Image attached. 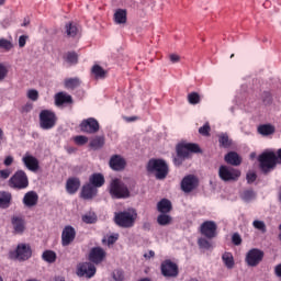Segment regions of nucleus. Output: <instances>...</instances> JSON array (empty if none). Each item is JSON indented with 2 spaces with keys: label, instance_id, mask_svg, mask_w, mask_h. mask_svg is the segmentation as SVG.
Listing matches in <instances>:
<instances>
[{
  "label": "nucleus",
  "instance_id": "obj_1",
  "mask_svg": "<svg viewBox=\"0 0 281 281\" xmlns=\"http://www.w3.org/2000/svg\"><path fill=\"white\" fill-rule=\"evenodd\" d=\"M258 161L261 172H263V175H268V172L276 170V166H278V164L281 165V149L277 151V156L273 150L263 151L259 155Z\"/></svg>",
  "mask_w": 281,
  "mask_h": 281
},
{
  "label": "nucleus",
  "instance_id": "obj_2",
  "mask_svg": "<svg viewBox=\"0 0 281 281\" xmlns=\"http://www.w3.org/2000/svg\"><path fill=\"white\" fill-rule=\"evenodd\" d=\"M177 157L173 158L176 166H181L184 159H188L192 153H201V147L194 143L179 144L176 148Z\"/></svg>",
  "mask_w": 281,
  "mask_h": 281
},
{
  "label": "nucleus",
  "instance_id": "obj_3",
  "mask_svg": "<svg viewBox=\"0 0 281 281\" xmlns=\"http://www.w3.org/2000/svg\"><path fill=\"white\" fill-rule=\"evenodd\" d=\"M147 172L154 175L159 181L168 177V164L164 159H150L147 164Z\"/></svg>",
  "mask_w": 281,
  "mask_h": 281
},
{
  "label": "nucleus",
  "instance_id": "obj_4",
  "mask_svg": "<svg viewBox=\"0 0 281 281\" xmlns=\"http://www.w3.org/2000/svg\"><path fill=\"white\" fill-rule=\"evenodd\" d=\"M137 218V212L135 210L130 209L127 211L115 213L114 223L119 225V227H123L128 229L135 225V221Z\"/></svg>",
  "mask_w": 281,
  "mask_h": 281
},
{
  "label": "nucleus",
  "instance_id": "obj_5",
  "mask_svg": "<svg viewBox=\"0 0 281 281\" xmlns=\"http://www.w3.org/2000/svg\"><path fill=\"white\" fill-rule=\"evenodd\" d=\"M109 190L112 199H128V196H131L128 187L120 179H113Z\"/></svg>",
  "mask_w": 281,
  "mask_h": 281
},
{
  "label": "nucleus",
  "instance_id": "obj_6",
  "mask_svg": "<svg viewBox=\"0 0 281 281\" xmlns=\"http://www.w3.org/2000/svg\"><path fill=\"white\" fill-rule=\"evenodd\" d=\"M10 260H19L25 262L32 258V248L27 244H19L14 250L9 251Z\"/></svg>",
  "mask_w": 281,
  "mask_h": 281
},
{
  "label": "nucleus",
  "instance_id": "obj_7",
  "mask_svg": "<svg viewBox=\"0 0 281 281\" xmlns=\"http://www.w3.org/2000/svg\"><path fill=\"white\" fill-rule=\"evenodd\" d=\"M241 172L231 166L222 165L218 168V177L221 181H224L225 183H232L233 181H238L240 179Z\"/></svg>",
  "mask_w": 281,
  "mask_h": 281
},
{
  "label": "nucleus",
  "instance_id": "obj_8",
  "mask_svg": "<svg viewBox=\"0 0 281 281\" xmlns=\"http://www.w3.org/2000/svg\"><path fill=\"white\" fill-rule=\"evenodd\" d=\"M56 122H58V117L56 113L52 110H42L40 112V127L43 131H52L54 126H56Z\"/></svg>",
  "mask_w": 281,
  "mask_h": 281
},
{
  "label": "nucleus",
  "instance_id": "obj_9",
  "mask_svg": "<svg viewBox=\"0 0 281 281\" xmlns=\"http://www.w3.org/2000/svg\"><path fill=\"white\" fill-rule=\"evenodd\" d=\"M10 188L14 190H25L30 186L27 173L23 170H18L9 180Z\"/></svg>",
  "mask_w": 281,
  "mask_h": 281
},
{
  "label": "nucleus",
  "instance_id": "obj_10",
  "mask_svg": "<svg viewBox=\"0 0 281 281\" xmlns=\"http://www.w3.org/2000/svg\"><path fill=\"white\" fill-rule=\"evenodd\" d=\"M160 271L164 278H177L179 276V266L175 261L166 259L160 265Z\"/></svg>",
  "mask_w": 281,
  "mask_h": 281
},
{
  "label": "nucleus",
  "instance_id": "obj_11",
  "mask_svg": "<svg viewBox=\"0 0 281 281\" xmlns=\"http://www.w3.org/2000/svg\"><path fill=\"white\" fill-rule=\"evenodd\" d=\"M79 128L81 133H87L88 135H95L100 131V123L94 117H88L81 121Z\"/></svg>",
  "mask_w": 281,
  "mask_h": 281
},
{
  "label": "nucleus",
  "instance_id": "obj_12",
  "mask_svg": "<svg viewBox=\"0 0 281 281\" xmlns=\"http://www.w3.org/2000/svg\"><path fill=\"white\" fill-rule=\"evenodd\" d=\"M262 258H265V251L252 248L246 254L245 262L248 267H258Z\"/></svg>",
  "mask_w": 281,
  "mask_h": 281
},
{
  "label": "nucleus",
  "instance_id": "obj_13",
  "mask_svg": "<svg viewBox=\"0 0 281 281\" xmlns=\"http://www.w3.org/2000/svg\"><path fill=\"white\" fill-rule=\"evenodd\" d=\"M95 266L91 262H82L77 266L76 274L78 278H88L91 279L95 276Z\"/></svg>",
  "mask_w": 281,
  "mask_h": 281
},
{
  "label": "nucleus",
  "instance_id": "obj_14",
  "mask_svg": "<svg viewBox=\"0 0 281 281\" xmlns=\"http://www.w3.org/2000/svg\"><path fill=\"white\" fill-rule=\"evenodd\" d=\"M199 187V179L196 176H186L181 181V190L182 192H186L187 194L192 192V190H196Z\"/></svg>",
  "mask_w": 281,
  "mask_h": 281
},
{
  "label": "nucleus",
  "instance_id": "obj_15",
  "mask_svg": "<svg viewBox=\"0 0 281 281\" xmlns=\"http://www.w3.org/2000/svg\"><path fill=\"white\" fill-rule=\"evenodd\" d=\"M76 240V228L71 225L64 227L61 232V245L63 247H69V244Z\"/></svg>",
  "mask_w": 281,
  "mask_h": 281
},
{
  "label": "nucleus",
  "instance_id": "obj_16",
  "mask_svg": "<svg viewBox=\"0 0 281 281\" xmlns=\"http://www.w3.org/2000/svg\"><path fill=\"white\" fill-rule=\"evenodd\" d=\"M22 162L24 164L25 168L31 172H36L40 167V162L36 157L32 156L30 153H26L22 157Z\"/></svg>",
  "mask_w": 281,
  "mask_h": 281
},
{
  "label": "nucleus",
  "instance_id": "obj_17",
  "mask_svg": "<svg viewBox=\"0 0 281 281\" xmlns=\"http://www.w3.org/2000/svg\"><path fill=\"white\" fill-rule=\"evenodd\" d=\"M11 225L13 227V234H23L25 232V220L22 216L13 215L11 217Z\"/></svg>",
  "mask_w": 281,
  "mask_h": 281
},
{
  "label": "nucleus",
  "instance_id": "obj_18",
  "mask_svg": "<svg viewBox=\"0 0 281 281\" xmlns=\"http://www.w3.org/2000/svg\"><path fill=\"white\" fill-rule=\"evenodd\" d=\"M201 234L206 238H215L216 237V223L209 221L204 222L201 225Z\"/></svg>",
  "mask_w": 281,
  "mask_h": 281
},
{
  "label": "nucleus",
  "instance_id": "obj_19",
  "mask_svg": "<svg viewBox=\"0 0 281 281\" xmlns=\"http://www.w3.org/2000/svg\"><path fill=\"white\" fill-rule=\"evenodd\" d=\"M105 256L106 251H104V249H102L101 247H94L90 251L89 260L94 265H100V262L104 260Z\"/></svg>",
  "mask_w": 281,
  "mask_h": 281
},
{
  "label": "nucleus",
  "instance_id": "obj_20",
  "mask_svg": "<svg viewBox=\"0 0 281 281\" xmlns=\"http://www.w3.org/2000/svg\"><path fill=\"white\" fill-rule=\"evenodd\" d=\"M110 168L116 171L124 170L126 168V160L120 155H114L110 158Z\"/></svg>",
  "mask_w": 281,
  "mask_h": 281
},
{
  "label": "nucleus",
  "instance_id": "obj_21",
  "mask_svg": "<svg viewBox=\"0 0 281 281\" xmlns=\"http://www.w3.org/2000/svg\"><path fill=\"white\" fill-rule=\"evenodd\" d=\"M22 203L25 207H34L38 203V193L36 191H29L24 194Z\"/></svg>",
  "mask_w": 281,
  "mask_h": 281
},
{
  "label": "nucleus",
  "instance_id": "obj_22",
  "mask_svg": "<svg viewBox=\"0 0 281 281\" xmlns=\"http://www.w3.org/2000/svg\"><path fill=\"white\" fill-rule=\"evenodd\" d=\"M224 160L226 164H229V166H240V164H243V159L236 151H229L226 154Z\"/></svg>",
  "mask_w": 281,
  "mask_h": 281
},
{
  "label": "nucleus",
  "instance_id": "obj_23",
  "mask_svg": "<svg viewBox=\"0 0 281 281\" xmlns=\"http://www.w3.org/2000/svg\"><path fill=\"white\" fill-rule=\"evenodd\" d=\"M74 100L71 99V95L66 92H58L55 95V104L56 106H63V104H71Z\"/></svg>",
  "mask_w": 281,
  "mask_h": 281
},
{
  "label": "nucleus",
  "instance_id": "obj_24",
  "mask_svg": "<svg viewBox=\"0 0 281 281\" xmlns=\"http://www.w3.org/2000/svg\"><path fill=\"white\" fill-rule=\"evenodd\" d=\"M80 188V179L70 178L66 182V190L68 194H76Z\"/></svg>",
  "mask_w": 281,
  "mask_h": 281
},
{
  "label": "nucleus",
  "instance_id": "obj_25",
  "mask_svg": "<svg viewBox=\"0 0 281 281\" xmlns=\"http://www.w3.org/2000/svg\"><path fill=\"white\" fill-rule=\"evenodd\" d=\"M98 194V189L92 184L88 183L82 187L81 196L82 199H93Z\"/></svg>",
  "mask_w": 281,
  "mask_h": 281
},
{
  "label": "nucleus",
  "instance_id": "obj_26",
  "mask_svg": "<svg viewBox=\"0 0 281 281\" xmlns=\"http://www.w3.org/2000/svg\"><path fill=\"white\" fill-rule=\"evenodd\" d=\"M157 210L160 214H168L172 211V202L168 199H162L157 203Z\"/></svg>",
  "mask_w": 281,
  "mask_h": 281
},
{
  "label": "nucleus",
  "instance_id": "obj_27",
  "mask_svg": "<svg viewBox=\"0 0 281 281\" xmlns=\"http://www.w3.org/2000/svg\"><path fill=\"white\" fill-rule=\"evenodd\" d=\"M12 202V193L8 191H0V207L2 210H8L10 203Z\"/></svg>",
  "mask_w": 281,
  "mask_h": 281
},
{
  "label": "nucleus",
  "instance_id": "obj_28",
  "mask_svg": "<svg viewBox=\"0 0 281 281\" xmlns=\"http://www.w3.org/2000/svg\"><path fill=\"white\" fill-rule=\"evenodd\" d=\"M126 9H117L115 12H114V23H116V25H124V23H126Z\"/></svg>",
  "mask_w": 281,
  "mask_h": 281
},
{
  "label": "nucleus",
  "instance_id": "obj_29",
  "mask_svg": "<svg viewBox=\"0 0 281 281\" xmlns=\"http://www.w3.org/2000/svg\"><path fill=\"white\" fill-rule=\"evenodd\" d=\"M89 181L93 188H102L104 186V176L102 173H93L90 176Z\"/></svg>",
  "mask_w": 281,
  "mask_h": 281
},
{
  "label": "nucleus",
  "instance_id": "obj_30",
  "mask_svg": "<svg viewBox=\"0 0 281 281\" xmlns=\"http://www.w3.org/2000/svg\"><path fill=\"white\" fill-rule=\"evenodd\" d=\"M91 74L95 80H104V78H106V70L100 65L92 66Z\"/></svg>",
  "mask_w": 281,
  "mask_h": 281
},
{
  "label": "nucleus",
  "instance_id": "obj_31",
  "mask_svg": "<svg viewBox=\"0 0 281 281\" xmlns=\"http://www.w3.org/2000/svg\"><path fill=\"white\" fill-rule=\"evenodd\" d=\"M105 139L104 136H94L91 140H90V148H92V150H100V148H102L104 146Z\"/></svg>",
  "mask_w": 281,
  "mask_h": 281
},
{
  "label": "nucleus",
  "instance_id": "obj_32",
  "mask_svg": "<svg viewBox=\"0 0 281 281\" xmlns=\"http://www.w3.org/2000/svg\"><path fill=\"white\" fill-rule=\"evenodd\" d=\"M240 199L245 202V203H251V201H256V191L248 189V190H244L240 193Z\"/></svg>",
  "mask_w": 281,
  "mask_h": 281
},
{
  "label": "nucleus",
  "instance_id": "obj_33",
  "mask_svg": "<svg viewBox=\"0 0 281 281\" xmlns=\"http://www.w3.org/2000/svg\"><path fill=\"white\" fill-rule=\"evenodd\" d=\"M65 29L67 36H69L70 38H76V36H78V32H80L78 26L71 22L67 23Z\"/></svg>",
  "mask_w": 281,
  "mask_h": 281
},
{
  "label": "nucleus",
  "instance_id": "obj_34",
  "mask_svg": "<svg viewBox=\"0 0 281 281\" xmlns=\"http://www.w3.org/2000/svg\"><path fill=\"white\" fill-rule=\"evenodd\" d=\"M257 131L259 135L267 137L276 133V127H273V125H260Z\"/></svg>",
  "mask_w": 281,
  "mask_h": 281
},
{
  "label": "nucleus",
  "instance_id": "obj_35",
  "mask_svg": "<svg viewBox=\"0 0 281 281\" xmlns=\"http://www.w3.org/2000/svg\"><path fill=\"white\" fill-rule=\"evenodd\" d=\"M218 144L222 148H229V146H232V139H229V135H227V133L218 134Z\"/></svg>",
  "mask_w": 281,
  "mask_h": 281
},
{
  "label": "nucleus",
  "instance_id": "obj_36",
  "mask_svg": "<svg viewBox=\"0 0 281 281\" xmlns=\"http://www.w3.org/2000/svg\"><path fill=\"white\" fill-rule=\"evenodd\" d=\"M222 260L228 269H234V255L232 252H224L222 255Z\"/></svg>",
  "mask_w": 281,
  "mask_h": 281
},
{
  "label": "nucleus",
  "instance_id": "obj_37",
  "mask_svg": "<svg viewBox=\"0 0 281 281\" xmlns=\"http://www.w3.org/2000/svg\"><path fill=\"white\" fill-rule=\"evenodd\" d=\"M80 87V79L79 78H68L65 80V88L70 89L74 91V89H78Z\"/></svg>",
  "mask_w": 281,
  "mask_h": 281
},
{
  "label": "nucleus",
  "instance_id": "obj_38",
  "mask_svg": "<svg viewBox=\"0 0 281 281\" xmlns=\"http://www.w3.org/2000/svg\"><path fill=\"white\" fill-rule=\"evenodd\" d=\"M157 223H158V225H161L162 227H166V225H170V223H172V216H170L166 213H161L157 217Z\"/></svg>",
  "mask_w": 281,
  "mask_h": 281
},
{
  "label": "nucleus",
  "instance_id": "obj_39",
  "mask_svg": "<svg viewBox=\"0 0 281 281\" xmlns=\"http://www.w3.org/2000/svg\"><path fill=\"white\" fill-rule=\"evenodd\" d=\"M117 238H120V234L115 233L109 236H104L102 243L103 245L111 247V245H115V243H117Z\"/></svg>",
  "mask_w": 281,
  "mask_h": 281
},
{
  "label": "nucleus",
  "instance_id": "obj_40",
  "mask_svg": "<svg viewBox=\"0 0 281 281\" xmlns=\"http://www.w3.org/2000/svg\"><path fill=\"white\" fill-rule=\"evenodd\" d=\"M14 48V44H12V41L7 40L5 37L0 38V49H3L4 52H10Z\"/></svg>",
  "mask_w": 281,
  "mask_h": 281
},
{
  "label": "nucleus",
  "instance_id": "obj_41",
  "mask_svg": "<svg viewBox=\"0 0 281 281\" xmlns=\"http://www.w3.org/2000/svg\"><path fill=\"white\" fill-rule=\"evenodd\" d=\"M42 258L43 260H45V262L52 265V262H56V252H54L53 250H46L43 252Z\"/></svg>",
  "mask_w": 281,
  "mask_h": 281
},
{
  "label": "nucleus",
  "instance_id": "obj_42",
  "mask_svg": "<svg viewBox=\"0 0 281 281\" xmlns=\"http://www.w3.org/2000/svg\"><path fill=\"white\" fill-rule=\"evenodd\" d=\"M261 102L265 104V106H271L273 103V97L271 95V92L265 91L261 93Z\"/></svg>",
  "mask_w": 281,
  "mask_h": 281
},
{
  "label": "nucleus",
  "instance_id": "obj_43",
  "mask_svg": "<svg viewBox=\"0 0 281 281\" xmlns=\"http://www.w3.org/2000/svg\"><path fill=\"white\" fill-rule=\"evenodd\" d=\"M252 227L258 229V232H261V234H267V224L260 220H255L252 222Z\"/></svg>",
  "mask_w": 281,
  "mask_h": 281
},
{
  "label": "nucleus",
  "instance_id": "obj_44",
  "mask_svg": "<svg viewBox=\"0 0 281 281\" xmlns=\"http://www.w3.org/2000/svg\"><path fill=\"white\" fill-rule=\"evenodd\" d=\"M188 102L189 104H200L201 103V95H199V92H191L188 94Z\"/></svg>",
  "mask_w": 281,
  "mask_h": 281
},
{
  "label": "nucleus",
  "instance_id": "obj_45",
  "mask_svg": "<svg viewBox=\"0 0 281 281\" xmlns=\"http://www.w3.org/2000/svg\"><path fill=\"white\" fill-rule=\"evenodd\" d=\"M75 144H77V146H85V144H87V142H89V137L85 136V135H78L74 138Z\"/></svg>",
  "mask_w": 281,
  "mask_h": 281
},
{
  "label": "nucleus",
  "instance_id": "obj_46",
  "mask_svg": "<svg viewBox=\"0 0 281 281\" xmlns=\"http://www.w3.org/2000/svg\"><path fill=\"white\" fill-rule=\"evenodd\" d=\"M26 98L32 100V102H36L38 100V91L36 89H31L26 93Z\"/></svg>",
  "mask_w": 281,
  "mask_h": 281
},
{
  "label": "nucleus",
  "instance_id": "obj_47",
  "mask_svg": "<svg viewBox=\"0 0 281 281\" xmlns=\"http://www.w3.org/2000/svg\"><path fill=\"white\" fill-rule=\"evenodd\" d=\"M198 245L201 249H211L212 248V244L205 238H200L198 240Z\"/></svg>",
  "mask_w": 281,
  "mask_h": 281
},
{
  "label": "nucleus",
  "instance_id": "obj_48",
  "mask_svg": "<svg viewBox=\"0 0 281 281\" xmlns=\"http://www.w3.org/2000/svg\"><path fill=\"white\" fill-rule=\"evenodd\" d=\"M66 60L69 65H76V63H78V55L76 53H68Z\"/></svg>",
  "mask_w": 281,
  "mask_h": 281
},
{
  "label": "nucleus",
  "instance_id": "obj_49",
  "mask_svg": "<svg viewBox=\"0 0 281 281\" xmlns=\"http://www.w3.org/2000/svg\"><path fill=\"white\" fill-rule=\"evenodd\" d=\"M95 220H97L95 214H86L82 216L83 223H87L88 225L93 224Z\"/></svg>",
  "mask_w": 281,
  "mask_h": 281
},
{
  "label": "nucleus",
  "instance_id": "obj_50",
  "mask_svg": "<svg viewBox=\"0 0 281 281\" xmlns=\"http://www.w3.org/2000/svg\"><path fill=\"white\" fill-rule=\"evenodd\" d=\"M112 278L114 281H124V272L122 270H114Z\"/></svg>",
  "mask_w": 281,
  "mask_h": 281
},
{
  "label": "nucleus",
  "instance_id": "obj_51",
  "mask_svg": "<svg viewBox=\"0 0 281 281\" xmlns=\"http://www.w3.org/2000/svg\"><path fill=\"white\" fill-rule=\"evenodd\" d=\"M210 123H205L202 127L199 128L200 135H203L204 137H207L210 135Z\"/></svg>",
  "mask_w": 281,
  "mask_h": 281
},
{
  "label": "nucleus",
  "instance_id": "obj_52",
  "mask_svg": "<svg viewBox=\"0 0 281 281\" xmlns=\"http://www.w3.org/2000/svg\"><path fill=\"white\" fill-rule=\"evenodd\" d=\"M232 243L236 247H238L239 245H243V238L240 237V234L234 233L232 236Z\"/></svg>",
  "mask_w": 281,
  "mask_h": 281
},
{
  "label": "nucleus",
  "instance_id": "obj_53",
  "mask_svg": "<svg viewBox=\"0 0 281 281\" xmlns=\"http://www.w3.org/2000/svg\"><path fill=\"white\" fill-rule=\"evenodd\" d=\"M7 77H8V67H5V65L3 64H0V81L5 80Z\"/></svg>",
  "mask_w": 281,
  "mask_h": 281
},
{
  "label": "nucleus",
  "instance_id": "obj_54",
  "mask_svg": "<svg viewBox=\"0 0 281 281\" xmlns=\"http://www.w3.org/2000/svg\"><path fill=\"white\" fill-rule=\"evenodd\" d=\"M256 179H258V176H257L256 172H254V171H249V172L246 175L247 183H254V181H256Z\"/></svg>",
  "mask_w": 281,
  "mask_h": 281
},
{
  "label": "nucleus",
  "instance_id": "obj_55",
  "mask_svg": "<svg viewBox=\"0 0 281 281\" xmlns=\"http://www.w3.org/2000/svg\"><path fill=\"white\" fill-rule=\"evenodd\" d=\"M27 43V35H21L19 37V47H23Z\"/></svg>",
  "mask_w": 281,
  "mask_h": 281
},
{
  "label": "nucleus",
  "instance_id": "obj_56",
  "mask_svg": "<svg viewBox=\"0 0 281 281\" xmlns=\"http://www.w3.org/2000/svg\"><path fill=\"white\" fill-rule=\"evenodd\" d=\"M10 177L9 169L0 170V179H8Z\"/></svg>",
  "mask_w": 281,
  "mask_h": 281
},
{
  "label": "nucleus",
  "instance_id": "obj_57",
  "mask_svg": "<svg viewBox=\"0 0 281 281\" xmlns=\"http://www.w3.org/2000/svg\"><path fill=\"white\" fill-rule=\"evenodd\" d=\"M3 164H4V166H12V164H14V157L7 156Z\"/></svg>",
  "mask_w": 281,
  "mask_h": 281
},
{
  "label": "nucleus",
  "instance_id": "obj_58",
  "mask_svg": "<svg viewBox=\"0 0 281 281\" xmlns=\"http://www.w3.org/2000/svg\"><path fill=\"white\" fill-rule=\"evenodd\" d=\"M169 59H170L171 63L175 64V63H179V60H181V57L179 55H177V54H171L169 56Z\"/></svg>",
  "mask_w": 281,
  "mask_h": 281
},
{
  "label": "nucleus",
  "instance_id": "obj_59",
  "mask_svg": "<svg viewBox=\"0 0 281 281\" xmlns=\"http://www.w3.org/2000/svg\"><path fill=\"white\" fill-rule=\"evenodd\" d=\"M34 109V104L32 103H26L24 106H23V111L24 113H30V111H32Z\"/></svg>",
  "mask_w": 281,
  "mask_h": 281
},
{
  "label": "nucleus",
  "instance_id": "obj_60",
  "mask_svg": "<svg viewBox=\"0 0 281 281\" xmlns=\"http://www.w3.org/2000/svg\"><path fill=\"white\" fill-rule=\"evenodd\" d=\"M144 258L146 260H150V258H155V251L154 250H149L148 252L144 254Z\"/></svg>",
  "mask_w": 281,
  "mask_h": 281
},
{
  "label": "nucleus",
  "instance_id": "obj_61",
  "mask_svg": "<svg viewBox=\"0 0 281 281\" xmlns=\"http://www.w3.org/2000/svg\"><path fill=\"white\" fill-rule=\"evenodd\" d=\"M274 273H276L277 278H281V263L276 266Z\"/></svg>",
  "mask_w": 281,
  "mask_h": 281
},
{
  "label": "nucleus",
  "instance_id": "obj_62",
  "mask_svg": "<svg viewBox=\"0 0 281 281\" xmlns=\"http://www.w3.org/2000/svg\"><path fill=\"white\" fill-rule=\"evenodd\" d=\"M30 25V18H24V21L22 23V27H27Z\"/></svg>",
  "mask_w": 281,
  "mask_h": 281
},
{
  "label": "nucleus",
  "instance_id": "obj_63",
  "mask_svg": "<svg viewBox=\"0 0 281 281\" xmlns=\"http://www.w3.org/2000/svg\"><path fill=\"white\" fill-rule=\"evenodd\" d=\"M250 159H256V153L250 154Z\"/></svg>",
  "mask_w": 281,
  "mask_h": 281
},
{
  "label": "nucleus",
  "instance_id": "obj_64",
  "mask_svg": "<svg viewBox=\"0 0 281 281\" xmlns=\"http://www.w3.org/2000/svg\"><path fill=\"white\" fill-rule=\"evenodd\" d=\"M55 281H65L64 278H57Z\"/></svg>",
  "mask_w": 281,
  "mask_h": 281
}]
</instances>
